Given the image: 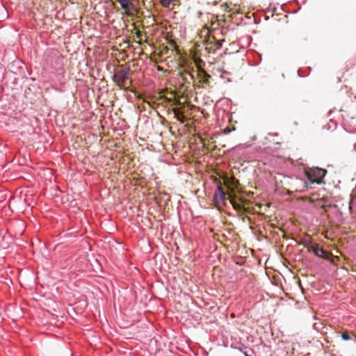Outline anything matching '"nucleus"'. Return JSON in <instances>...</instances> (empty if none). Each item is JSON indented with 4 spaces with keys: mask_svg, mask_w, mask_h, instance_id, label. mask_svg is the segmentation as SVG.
I'll list each match as a JSON object with an SVG mask.
<instances>
[{
    "mask_svg": "<svg viewBox=\"0 0 356 356\" xmlns=\"http://www.w3.org/2000/svg\"><path fill=\"white\" fill-rule=\"evenodd\" d=\"M232 182V184L234 186L233 188H231V186L229 185V184H228V188L232 191V192H234V188L235 187H237V184H238V181L237 180H235V179H232L231 181Z\"/></svg>",
    "mask_w": 356,
    "mask_h": 356,
    "instance_id": "obj_9",
    "label": "nucleus"
},
{
    "mask_svg": "<svg viewBox=\"0 0 356 356\" xmlns=\"http://www.w3.org/2000/svg\"><path fill=\"white\" fill-rule=\"evenodd\" d=\"M0 9H1V10H5V8H4L3 6H0Z\"/></svg>",
    "mask_w": 356,
    "mask_h": 356,
    "instance_id": "obj_14",
    "label": "nucleus"
},
{
    "mask_svg": "<svg viewBox=\"0 0 356 356\" xmlns=\"http://www.w3.org/2000/svg\"><path fill=\"white\" fill-rule=\"evenodd\" d=\"M232 131V130L229 128V127H227L225 129H223L222 132L225 134H229L230 132Z\"/></svg>",
    "mask_w": 356,
    "mask_h": 356,
    "instance_id": "obj_12",
    "label": "nucleus"
},
{
    "mask_svg": "<svg viewBox=\"0 0 356 356\" xmlns=\"http://www.w3.org/2000/svg\"><path fill=\"white\" fill-rule=\"evenodd\" d=\"M130 71L129 67H125L116 72L113 76V81L119 86H124Z\"/></svg>",
    "mask_w": 356,
    "mask_h": 356,
    "instance_id": "obj_2",
    "label": "nucleus"
},
{
    "mask_svg": "<svg viewBox=\"0 0 356 356\" xmlns=\"http://www.w3.org/2000/svg\"><path fill=\"white\" fill-rule=\"evenodd\" d=\"M213 199L217 207H220V200L225 202L227 200L226 193L219 184H218L217 188L214 193Z\"/></svg>",
    "mask_w": 356,
    "mask_h": 356,
    "instance_id": "obj_3",
    "label": "nucleus"
},
{
    "mask_svg": "<svg viewBox=\"0 0 356 356\" xmlns=\"http://www.w3.org/2000/svg\"><path fill=\"white\" fill-rule=\"evenodd\" d=\"M312 251L314 252L315 255L317 256V257H321V258H324V259H327L328 258V253L327 252H325L321 248H319L318 246H313L312 247Z\"/></svg>",
    "mask_w": 356,
    "mask_h": 356,
    "instance_id": "obj_4",
    "label": "nucleus"
},
{
    "mask_svg": "<svg viewBox=\"0 0 356 356\" xmlns=\"http://www.w3.org/2000/svg\"><path fill=\"white\" fill-rule=\"evenodd\" d=\"M341 337L345 341H348L350 339V337L347 332H343L341 334Z\"/></svg>",
    "mask_w": 356,
    "mask_h": 356,
    "instance_id": "obj_11",
    "label": "nucleus"
},
{
    "mask_svg": "<svg viewBox=\"0 0 356 356\" xmlns=\"http://www.w3.org/2000/svg\"><path fill=\"white\" fill-rule=\"evenodd\" d=\"M326 173V170L319 168H313L307 172L309 181L312 183H321Z\"/></svg>",
    "mask_w": 356,
    "mask_h": 356,
    "instance_id": "obj_1",
    "label": "nucleus"
},
{
    "mask_svg": "<svg viewBox=\"0 0 356 356\" xmlns=\"http://www.w3.org/2000/svg\"><path fill=\"white\" fill-rule=\"evenodd\" d=\"M124 10L134 9V6L130 0H117Z\"/></svg>",
    "mask_w": 356,
    "mask_h": 356,
    "instance_id": "obj_5",
    "label": "nucleus"
},
{
    "mask_svg": "<svg viewBox=\"0 0 356 356\" xmlns=\"http://www.w3.org/2000/svg\"><path fill=\"white\" fill-rule=\"evenodd\" d=\"M172 111L175 115L177 120L181 122V123H184L185 121V117L183 113L179 111L178 108H174Z\"/></svg>",
    "mask_w": 356,
    "mask_h": 356,
    "instance_id": "obj_7",
    "label": "nucleus"
},
{
    "mask_svg": "<svg viewBox=\"0 0 356 356\" xmlns=\"http://www.w3.org/2000/svg\"><path fill=\"white\" fill-rule=\"evenodd\" d=\"M229 199L230 203L232 204L234 209H236V211H241L243 209V206L241 204L237 203L234 200V198L232 197L231 194H229Z\"/></svg>",
    "mask_w": 356,
    "mask_h": 356,
    "instance_id": "obj_8",
    "label": "nucleus"
},
{
    "mask_svg": "<svg viewBox=\"0 0 356 356\" xmlns=\"http://www.w3.org/2000/svg\"><path fill=\"white\" fill-rule=\"evenodd\" d=\"M331 122L334 124V127H336V126H337V123H336L334 121L331 120Z\"/></svg>",
    "mask_w": 356,
    "mask_h": 356,
    "instance_id": "obj_13",
    "label": "nucleus"
},
{
    "mask_svg": "<svg viewBox=\"0 0 356 356\" xmlns=\"http://www.w3.org/2000/svg\"><path fill=\"white\" fill-rule=\"evenodd\" d=\"M236 348L243 353L245 356H252V350L251 349L247 350V347L243 344H240Z\"/></svg>",
    "mask_w": 356,
    "mask_h": 356,
    "instance_id": "obj_6",
    "label": "nucleus"
},
{
    "mask_svg": "<svg viewBox=\"0 0 356 356\" xmlns=\"http://www.w3.org/2000/svg\"><path fill=\"white\" fill-rule=\"evenodd\" d=\"M174 1L175 0H160V2L163 6H168Z\"/></svg>",
    "mask_w": 356,
    "mask_h": 356,
    "instance_id": "obj_10",
    "label": "nucleus"
}]
</instances>
